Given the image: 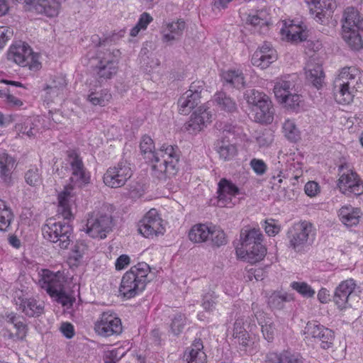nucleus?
Here are the masks:
<instances>
[{
  "label": "nucleus",
  "instance_id": "1",
  "mask_svg": "<svg viewBox=\"0 0 363 363\" xmlns=\"http://www.w3.org/2000/svg\"><path fill=\"white\" fill-rule=\"evenodd\" d=\"M140 148L144 159L150 164L152 175L160 180H166L177 172L179 153L177 148L163 145L155 150L152 139L143 137Z\"/></svg>",
  "mask_w": 363,
  "mask_h": 363
},
{
  "label": "nucleus",
  "instance_id": "2",
  "mask_svg": "<svg viewBox=\"0 0 363 363\" xmlns=\"http://www.w3.org/2000/svg\"><path fill=\"white\" fill-rule=\"evenodd\" d=\"M360 71L355 67L342 68L334 81L335 98L338 104H349L360 88Z\"/></svg>",
  "mask_w": 363,
  "mask_h": 363
},
{
  "label": "nucleus",
  "instance_id": "3",
  "mask_svg": "<svg viewBox=\"0 0 363 363\" xmlns=\"http://www.w3.org/2000/svg\"><path fill=\"white\" fill-rule=\"evenodd\" d=\"M150 272V267L145 262H139L131 267L122 277L119 287L120 294L129 299L143 291Z\"/></svg>",
  "mask_w": 363,
  "mask_h": 363
},
{
  "label": "nucleus",
  "instance_id": "4",
  "mask_svg": "<svg viewBox=\"0 0 363 363\" xmlns=\"http://www.w3.org/2000/svg\"><path fill=\"white\" fill-rule=\"evenodd\" d=\"M245 99L250 106L255 121L269 124L274 120V109L267 95L255 89L247 90Z\"/></svg>",
  "mask_w": 363,
  "mask_h": 363
},
{
  "label": "nucleus",
  "instance_id": "5",
  "mask_svg": "<svg viewBox=\"0 0 363 363\" xmlns=\"http://www.w3.org/2000/svg\"><path fill=\"white\" fill-rule=\"evenodd\" d=\"M42 235L57 247L67 250L72 242L73 228L68 223L49 218L42 227Z\"/></svg>",
  "mask_w": 363,
  "mask_h": 363
},
{
  "label": "nucleus",
  "instance_id": "6",
  "mask_svg": "<svg viewBox=\"0 0 363 363\" xmlns=\"http://www.w3.org/2000/svg\"><path fill=\"white\" fill-rule=\"evenodd\" d=\"M315 237V228L311 223H296L288 232L289 246L296 252H303L313 243Z\"/></svg>",
  "mask_w": 363,
  "mask_h": 363
},
{
  "label": "nucleus",
  "instance_id": "7",
  "mask_svg": "<svg viewBox=\"0 0 363 363\" xmlns=\"http://www.w3.org/2000/svg\"><path fill=\"white\" fill-rule=\"evenodd\" d=\"M7 55L9 61L31 71L36 72L41 68L38 54L35 53L26 43L19 41L12 44Z\"/></svg>",
  "mask_w": 363,
  "mask_h": 363
},
{
  "label": "nucleus",
  "instance_id": "8",
  "mask_svg": "<svg viewBox=\"0 0 363 363\" xmlns=\"http://www.w3.org/2000/svg\"><path fill=\"white\" fill-rule=\"evenodd\" d=\"M111 227L112 218L109 214L93 211L87 214L82 230L92 238L104 239Z\"/></svg>",
  "mask_w": 363,
  "mask_h": 363
},
{
  "label": "nucleus",
  "instance_id": "9",
  "mask_svg": "<svg viewBox=\"0 0 363 363\" xmlns=\"http://www.w3.org/2000/svg\"><path fill=\"white\" fill-rule=\"evenodd\" d=\"M66 282L64 272H52L49 269H43L40 273L39 284L52 297L62 302L66 297L65 284Z\"/></svg>",
  "mask_w": 363,
  "mask_h": 363
},
{
  "label": "nucleus",
  "instance_id": "10",
  "mask_svg": "<svg viewBox=\"0 0 363 363\" xmlns=\"http://www.w3.org/2000/svg\"><path fill=\"white\" fill-rule=\"evenodd\" d=\"M94 330L103 337L119 335L123 330L121 320L111 310L103 311L94 323Z\"/></svg>",
  "mask_w": 363,
  "mask_h": 363
},
{
  "label": "nucleus",
  "instance_id": "11",
  "mask_svg": "<svg viewBox=\"0 0 363 363\" xmlns=\"http://www.w3.org/2000/svg\"><path fill=\"white\" fill-rule=\"evenodd\" d=\"M240 16L244 23L253 27H266L269 24V13L265 6L255 1L240 9Z\"/></svg>",
  "mask_w": 363,
  "mask_h": 363
},
{
  "label": "nucleus",
  "instance_id": "12",
  "mask_svg": "<svg viewBox=\"0 0 363 363\" xmlns=\"http://www.w3.org/2000/svg\"><path fill=\"white\" fill-rule=\"evenodd\" d=\"M120 57L118 50L100 51L97 55L96 64V74L100 79H107L116 74Z\"/></svg>",
  "mask_w": 363,
  "mask_h": 363
},
{
  "label": "nucleus",
  "instance_id": "13",
  "mask_svg": "<svg viewBox=\"0 0 363 363\" xmlns=\"http://www.w3.org/2000/svg\"><path fill=\"white\" fill-rule=\"evenodd\" d=\"M203 89V82L196 81L191 83L189 89L178 99V111L180 114H189L200 103Z\"/></svg>",
  "mask_w": 363,
  "mask_h": 363
},
{
  "label": "nucleus",
  "instance_id": "14",
  "mask_svg": "<svg viewBox=\"0 0 363 363\" xmlns=\"http://www.w3.org/2000/svg\"><path fill=\"white\" fill-rule=\"evenodd\" d=\"M132 175L130 164L127 162H120L110 167L104 175V184L111 188L123 186Z\"/></svg>",
  "mask_w": 363,
  "mask_h": 363
},
{
  "label": "nucleus",
  "instance_id": "15",
  "mask_svg": "<svg viewBox=\"0 0 363 363\" xmlns=\"http://www.w3.org/2000/svg\"><path fill=\"white\" fill-rule=\"evenodd\" d=\"M13 301L17 310L28 317L40 316L44 311V304L42 302L33 298H27L21 290L14 292Z\"/></svg>",
  "mask_w": 363,
  "mask_h": 363
},
{
  "label": "nucleus",
  "instance_id": "16",
  "mask_svg": "<svg viewBox=\"0 0 363 363\" xmlns=\"http://www.w3.org/2000/svg\"><path fill=\"white\" fill-rule=\"evenodd\" d=\"M304 332L307 337H311L319 341L323 349H329L333 345L334 332L316 321L308 322L305 327Z\"/></svg>",
  "mask_w": 363,
  "mask_h": 363
},
{
  "label": "nucleus",
  "instance_id": "17",
  "mask_svg": "<svg viewBox=\"0 0 363 363\" xmlns=\"http://www.w3.org/2000/svg\"><path fill=\"white\" fill-rule=\"evenodd\" d=\"M337 187L345 194H351L359 196L363 194V182L358 174L351 169H347L340 175Z\"/></svg>",
  "mask_w": 363,
  "mask_h": 363
},
{
  "label": "nucleus",
  "instance_id": "18",
  "mask_svg": "<svg viewBox=\"0 0 363 363\" xmlns=\"http://www.w3.org/2000/svg\"><path fill=\"white\" fill-rule=\"evenodd\" d=\"M162 219L156 209L150 210L140 221L138 231L145 238H150L162 233Z\"/></svg>",
  "mask_w": 363,
  "mask_h": 363
},
{
  "label": "nucleus",
  "instance_id": "19",
  "mask_svg": "<svg viewBox=\"0 0 363 363\" xmlns=\"http://www.w3.org/2000/svg\"><path fill=\"white\" fill-rule=\"evenodd\" d=\"M280 28L281 38L291 43L303 41L307 38L306 26L300 21L294 20L282 21Z\"/></svg>",
  "mask_w": 363,
  "mask_h": 363
},
{
  "label": "nucleus",
  "instance_id": "20",
  "mask_svg": "<svg viewBox=\"0 0 363 363\" xmlns=\"http://www.w3.org/2000/svg\"><path fill=\"white\" fill-rule=\"evenodd\" d=\"M356 284L352 279L342 281L335 289L334 302L340 310L352 306L351 300L354 298Z\"/></svg>",
  "mask_w": 363,
  "mask_h": 363
},
{
  "label": "nucleus",
  "instance_id": "21",
  "mask_svg": "<svg viewBox=\"0 0 363 363\" xmlns=\"http://www.w3.org/2000/svg\"><path fill=\"white\" fill-rule=\"evenodd\" d=\"M212 121V113L206 106H199L191 114L186 123V129L190 133H197L207 127Z\"/></svg>",
  "mask_w": 363,
  "mask_h": 363
},
{
  "label": "nucleus",
  "instance_id": "22",
  "mask_svg": "<svg viewBox=\"0 0 363 363\" xmlns=\"http://www.w3.org/2000/svg\"><path fill=\"white\" fill-rule=\"evenodd\" d=\"M240 192L239 188L231 181L223 178L218 184V205L220 207H232L233 199Z\"/></svg>",
  "mask_w": 363,
  "mask_h": 363
},
{
  "label": "nucleus",
  "instance_id": "23",
  "mask_svg": "<svg viewBox=\"0 0 363 363\" xmlns=\"http://www.w3.org/2000/svg\"><path fill=\"white\" fill-rule=\"evenodd\" d=\"M277 60V51L269 43H264L252 56V64L260 69L267 68Z\"/></svg>",
  "mask_w": 363,
  "mask_h": 363
},
{
  "label": "nucleus",
  "instance_id": "24",
  "mask_svg": "<svg viewBox=\"0 0 363 363\" xmlns=\"http://www.w3.org/2000/svg\"><path fill=\"white\" fill-rule=\"evenodd\" d=\"M340 221L347 228L357 226L363 216L360 208L354 207L350 204L342 206L337 211Z\"/></svg>",
  "mask_w": 363,
  "mask_h": 363
},
{
  "label": "nucleus",
  "instance_id": "25",
  "mask_svg": "<svg viewBox=\"0 0 363 363\" xmlns=\"http://www.w3.org/2000/svg\"><path fill=\"white\" fill-rule=\"evenodd\" d=\"M27 4L32 6L33 10L40 14L48 17H55L59 14L61 7L60 0H25Z\"/></svg>",
  "mask_w": 363,
  "mask_h": 363
},
{
  "label": "nucleus",
  "instance_id": "26",
  "mask_svg": "<svg viewBox=\"0 0 363 363\" xmlns=\"http://www.w3.org/2000/svg\"><path fill=\"white\" fill-rule=\"evenodd\" d=\"M257 305L252 303V308L255 311V317L256 318L258 324L261 327V331L264 338L268 342H272L277 333V329L272 318L267 315L265 313L262 311H256Z\"/></svg>",
  "mask_w": 363,
  "mask_h": 363
},
{
  "label": "nucleus",
  "instance_id": "27",
  "mask_svg": "<svg viewBox=\"0 0 363 363\" xmlns=\"http://www.w3.org/2000/svg\"><path fill=\"white\" fill-rule=\"evenodd\" d=\"M185 26V22L182 19L165 23L162 30V41L172 43L179 40L183 34Z\"/></svg>",
  "mask_w": 363,
  "mask_h": 363
},
{
  "label": "nucleus",
  "instance_id": "28",
  "mask_svg": "<svg viewBox=\"0 0 363 363\" xmlns=\"http://www.w3.org/2000/svg\"><path fill=\"white\" fill-rule=\"evenodd\" d=\"M184 359L186 363H207V357L201 339H195L186 349Z\"/></svg>",
  "mask_w": 363,
  "mask_h": 363
},
{
  "label": "nucleus",
  "instance_id": "29",
  "mask_svg": "<svg viewBox=\"0 0 363 363\" xmlns=\"http://www.w3.org/2000/svg\"><path fill=\"white\" fill-rule=\"evenodd\" d=\"M250 249H236V255L238 258L250 263H255L262 260L265 254L266 249L261 242L253 245Z\"/></svg>",
  "mask_w": 363,
  "mask_h": 363
},
{
  "label": "nucleus",
  "instance_id": "30",
  "mask_svg": "<svg viewBox=\"0 0 363 363\" xmlns=\"http://www.w3.org/2000/svg\"><path fill=\"white\" fill-rule=\"evenodd\" d=\"M16 167L15 160L6 152L0 155V179L7 185L12 184V173Z\"/></svg>",
  "mask_w": 363,
  "mask_h": 363
},
{
  "label": "nucleus",
  "instance_id": "31",
  "mask_svg": "<svg viewBox=\"0 0 363 363\" xmlns=\"http://www.w3.org/2000/svg\"><path fill=\"white\" fill-rule=\"evenodd\" d=\"M362 26V19L359 11L354 7L347 8L342 20V31L350 29H359Z\"/></svg>",
  "mask_w": 363,
  "mask_h": 363
},
{
  "label": "nucleus",
  "instance_id": "32",
  "mask_svg": "<svg viewBox=\"0 0 363 363\" xmlns=\"http://www.w3.org/2000/svg\"><path fill=\"white\" fill-rule=\"evenodd\" d=\"M306 79L310 81L315 87L319 88L324 79V74L320 64L314 60H310L305 67Z\"/></svg>",
  "mask_w": 363,
  "mask_h": 363
},
{
  "label": "nucleus",
  "instance_id": "33",
  "mask_svg": "<svg viewBox=\"0 0 363 363\" xmlns=\"http://www.w3.org/2000/svg\"><path fill=\"white\" fill-rule=\"evenodd\" d=\"M267 363H306L298 353L284 351L281 353L269 352L267 355Z\"/></svg>",
  "mask_w": 363,
  "mask_h": 363
},
{
  "label": "nucleus",
  "instance_id": "34",
  "mask_svg": "<svg viewBox=\"0 0 363 363\" xmlns=\"http://www.w3.org/2000/svg\"><path fill=\"white\" fill-rule=\"evenodd\" d=\"M255 328H256L255 324H249L245 328L244 319L242 318H238L234 323L233 336L234 338L239 340L240 344L247 346L249 341V334L247 330L248 329L250 331H252Z\"/></svg>",
  "mask_w": 363,
  "mask_h": 363
},
{
  "label": "nucleus",
  "instance_id": "35",
  "mask_svg": "<svg viewBox=\"0 0 363 363\" xmlns=\"http://www.w3.org/2000/svg\"><path fill=\"white\" fill-rule=\"evenodd\" d=\"M72 198V196L70 192L67 190L63 191L58 195L57 213L66 220H69L73 218L71 210Z\"/></svg>",
  "mask_w": 363,
  "mask_h": 363
},
{
  "label": "nucleus",
  "instance_id": "36",
  "mask_svg": "<svg viewBox=\"0 0 363 363\" xmlns=\"http://www.w3.org/2000/svg\"><path fill=\"white\" fill-rule=\"evenodd\" d=\"M211 227L206 224H196L189 232V240L194 243H201L210 238Z\"/></svg>",
  "mask_w": 363,
  "mask_h": 363
},
{
  "label": "nucleus",
  "instance_id": "37",
  "mask_svg": "<svg viewBox=\"0 0 363 363\" xmlns=\"http://www.w3.org/2000/svg\"><path fill=\"white\" fill-rule=\"evenodd\" d=\"M111 97L107 89H91L87 96V101L94 106H105L110 102Z\"/></svg>",
  "mask_w": 363,
  "mask_h": 363
},
{
  "label": "nucleus",
  "instance_id": "38",
  "mask_svg": "<svg viewBox=\"0 0 363 363\" xmlns=\"http://www.w3.org/2000/svg\"><path fill=\"white\" fill-rule=\"evenodd\" d=\"M305 2L308 4L310 11L315 13V18L319 21L324 17L325 10L330 11L334 8L333 0H324L323 2L318 0H305Z\"/></svg>",
  "mask_w": 363,
  "mask_h": 363
},
{
  "label": "nucleus",
  "instance_id": "39",
  "mask_svg": "<svg viewBox=\"0 0 363 363\" xmlns=\"http://www.w3.org/2000/svg\"><path fill=\"white\" fill-rule=\"evenodd\" d=\"M262 235L259 230L252 228L241 233V246L237 249H250L253 245L261 242Z\"/></svg>",
  "mask_w": 363,
  "mask_h": 363
},
{
  "label": "nucleus",
  "instance_id": "40",
  "mask_svg": "<svg viewBox=\"0 0 363 363\" xmlns=\"http://www.w3.org/2000/svg\"><path fill=\"white\" fill-rule=\"evenodd\" d=\"M221 77L225 82L237 89L243 88L245 85L243 74L238 69L223 71L221 74Z\"/></svg>",
  "mask_w": 363,
  "mask_h": 363
},
{
  "label": "nucleus",
  "instance_id": "41",
  "mask_svg": "<svg viewBox=\"0 0 363 363\" xmlns=\"http://www.w3.org/2000/svg\"><path fill=\"white\" fill-rule=\"evenodd\" d=\"M281 130L284 136L290 142L296 143L301 139V131L294 119H285Z\"/></svg>",
  "mask_w": 363,
  "mask_h": 363
},
{
  "label": "nucleus",
  "instance_id": "42",
  "mask_svg": "<svg viewBox=\"0 0 363 363\" xmlns=\"http://www.w3.org/2000/svg\"><path fill=\"white\" fill-rule=\"evenodd\" d=\"M342 37L345 43L353 50H359L363 47V41L359 33V29L342 31Z\"/></svg>",
  "mask_w": 363,
  "mask_h": 363
},
{
  "label": "nucleus",
  "instance_id": "43",
  "mask_svg": "<svg viewBox=\"0 0 363 363\" xmlns=\"http://www.w3.org/2000/svg\"><path fill=\"white\" fill-rule=\"evenodd\" d=\"M293 300L291 294L286 292L274 291L268 298V304L273 309H281L285 302Z\"/></svg>",
  "mask_w": 363,
  "mask_h": 363
},
{
  "label": "nucleus",
  "instance_id": "44",
  "mask_svg": "<svg viewBox=\"0 0 363 363\" xmlns=\"http://www.w3.org/2000/svg\"><path fill=\"white\" fill-rule=\"evenodd\" d=\"M66 84V80L64 77L56 76L47 85L45 89L46 94L50 96L51 100H53L55 96H57L61 94Z\"/></svg>",
  "mask_w": 363,
  "mask_h": 363
},
{
  "label": "nucleus",
  "instance_id": "45",
  "mask_svg": "<svg viewBox=\"0 0 363 363\" xmlns=\"http://www.w3.org/2000/svg\"><path fill=\"white\" fill-rule=\"evenodd\" d=\"M214 101L220 109L225 111L232 112L236 109L235 102L223 92L216 93Z\"/></svg>",
  "mask_w": 363,
  "mask_h": 363
},
{
  "label": "nucleus",
  "instance_id": "46",
  "mask_svg": "<svg viewBox=\"0 0 363 363\" xmlns=\"http://www.w3.org/2000/svg\"><path fill=\"white\" fill-rule=\"evenodd\" d=\"M279 104L286 109L298 111L303 106V100L301 95L291 93Z\"/></svg>",
  "mask_w": 363,
  "mask_h": 363
},
{
  "label": "nucleus",
  "instance_id": "47",
  "mask_svg": "<svg viewBox=\"0 0 363 363\" xmlns=\"http://www.w3.org/2000/svg\"><path fill=\"white\" fill-rule=\"evenodd\" d=\"M217 152L221 159L230 160L235 156L237 149L234 145L222 141L217 145Z\"/></svg>",
  "mask_w": 363,
  "mask_h": 363
},
{
  "label": "nucleus",
  "instance_id": "48",
  "mask_svg": "<svg viewBox=\"0 0 363 363\" xmlns=\"http://www.w3.org/2000/svg\"><path fill=\"white\" fill-rule=\"evenodd\" d=\"M13 214L5 202L0 200V230L6 231L11 224Z\"/></svg>",
  "mask_w": 363,
  "mask_h": 363
},
{
  "label": "nucleus",
  "instance_id": "49",
  "mask_svg": "<svg viewBox=\"0 0 363 363\" xmlns=\"http://www.w3.org/2000/svg\"><path fill=\"white\" fill-rule=\"evenodd\" d=\"M67 162L70 166L72 173L86 169L82 159L79 155L74 150L68 152Z\"/></svg>",
  "mask_w": 363,
  "mask_h": 363
},
{
  "label": "nucleus",
  "instance_id": "50",
  "mask_svg": "<svg viewBox=\"0 0 363 363\" xmlns=\"http://www.w3.org/2000/svg\"><path fill=\"white\" fill-rule=\"evenodd\" d=\"M291 287L305 298H311L315 294L314 289L304 281H293L290 284Z\"/></svg>",
  "mask_w": 363,
  "mask_h": 363
},
{
  "label": "nucleus",
  "instance_id": "51",
  "mask_svg": "<svg viewBox=\"0 0 363 363\" xmlns=\"http://www.w3.org/2000/svg\"><path fill=\"white\" fill-rule=\"evenodd\" d=\"M26 182L31 186H38L42 184V176L39 169L31 167L25 173Z\"/></svg>",
  "mask_w": 363,
  "mask_h": 363
},
{
  "label": "nucleus",
  "instance_id": "52",
  "mask_svg": "<svg viewBox=\"0 0 363 363\" xmlns=\"http://www.w3.org/2000/svg\"><path fill=\"white\" fill-rule=\"evenodd\" d=\"M186 324V318L184 314L177 313L172 319L170 330L174 335H179Z\"/></svg>",
  "mask_w": 363,
  "mask_h": 363
},
{
  "label": "nucleus",
  "instance_id": "53",
  "mask_svg": "<svg viewBox=\"0 0 363 363\" xmlns=\"http://www.w3.org/2000/svg\"><path fill=\"white\" fill-rule=\"evenodd\" d=\"M290 78V76H285L276 80L274 86V94H278L279 96H281V95L279 94L280 89L292 90L295 86V84Z\"/></svg>",
  "mask_w": 363,
  "mask_h": 363
},
{
  "label": "nucleus",
  "instance_id": "54",
  "mask_svg": "<svg viewBox=\"0 0 363 363\" xmlns=\"http://www.w3.org/2000/svg\"><path fill=\"white\" fill-rule=\"evenodd\" d=\"M71 182L75 186L83 187L90 182L89 173L86 169L72 173Z\"/></svg>",
  "mask_w": 363,
  "mask_h": 363
},
{
  "label": "nucleus",
  "instance_id": "55",
  "mask_svg": "<svg viewBox=\"0 0 363 363\" xmlns=\"http://www.w3.org/2000/svg\"><path fill=\"white\" fill-rule=\"evenodd\" d=\"M86 250V245L84 242H77L70 252L69 259L73 260L74 264L79 263L82 260Z\"/></svg>",
  "mask_w": 363,
  "mask_h": 363
},
{
  "label": "nucleus",
  "instance_id": "56",
  "mask_svg": "<svg viewBox=\"0 0 363 363\" xmlns=\"http://www.w3.org/2000/svg\"><path fill=\"white\" fill-rule=\"evenodd\" d=\"M211 227L210 237L214 245L220 246L226 243V238L225 233L220 228L216 226Z\"/></svg>",
  "mask_w": 363,
  "mask_h": 363
},
{
  "label": "nucleus",
  "instance_id": "57",
  "mask_svg": "<svg viewBox=\"0 0 363 363\" xmlns=\"http://www.w3.org/2000/svg\"><path fill=\"white\" fill-rule=\"evenodd\" d=\"M16 128L19 132L28 137L35 135L37 132L35 130V125L31 118L26 119L23 124H18Z\"/></svg>",
  "mask_w": 363,
  "mask_h": 363
},
{
  "label": "nucleus",
  "instance_id": "58",
  "mask_svg": "<svg viewBox=\"0 0 363 363\" xmlns=\"http://www.w3.org/2000/svg\"><path fill=\"white\" fill-rule=\"evenodd\" d=\"M16 332L15 334L8 332V337L10 339L17 338L23 340L27 333V325L21 320H18L14 325Z\"/></svg>",
  "mask_w": 363,
  "mask_h": 363
},
{
  "label": "nucleus",
  "instance_id": "59",
  "mask_svg": "<svg viewBox=\"0 0 363 363\" xmlns=\"http://www.w3.org/2000/svg\"><path fill=\"white\" fill-rule=\"evenodd\" d=\"M216 296L213 291H208L203 296L202 307L207 311H213L216 306Z\"/></svg>",
  "mask_w": 363,
  "mask_h": 363
},
{
  "label": "nucleus",
  "instance_id": "60",
  "mask_svg": "<svg viewBox=\"0 0 363 363\" xmlns=\"http://www.w3.org/2000/svg\"><path fill=\"white\" fill-rule=\"evenodd\" d=\"M250 164L257 175H263L267 172V166L262 160L254 158L251 160Z\"/></svg>",
  "mask_w": 363,
  "mask_h": 363
},
{
  "label": "nucleus",
  "instance_id": "61",
  "mask_svg": "<svg viewBox=\"0 0 363 363\" xmlns=\"http://www.w3.org/2000/svg\"><path fill=\"white\" fill-rule=\"evenodd\" d=\"M264 227L266 233L269 236H274L280 231V226L273 219L266 220Z\"/></svg>",
  "mask_w": 363,
  "mask_h": 363
},
{
  "label": "nucleus",
  "instance_id": "62",
  "mask_svg": "<svg viewBox=\"0 0 363 363\" xmlns=\"http://www.w3.org/2000/svg\"><path fill=\"white\" fill-rule=\"evenodd\" d=\"M304 191L307 196L310 197H315L320 193V186L317 182L310 181L305 184Z\"/></svg>",
  "mask_w": 363,
  "mask_h": 363
},
{
  "label": "nucleus",
  "instance_id": "63",
  "mask_svg": "<svg viewBox=\"0 0 363 363\" xmlns=\"http://www.w3.org/2000/svg\"><path fill=\"white\" fill-rule=\"evenodd\" d=\"M130 264V257L127 255H120L116 260L115 268L116 270H122Z\"/></svg>",
  "mask_w": 363,
  "mask_h": 363
},
{
  "label": "nucleus",
  "instance_id": "64",
  "mask_svg": "<svg viewBox=\"0 0 363 363\" xmlns=\"http://www.w3.org/2000/svg\"><path fill=\"white\" fill-rule=\"evenodd\" d=\"M60 332L67 338H72L74 335V328L72 324L68 322L62 323L60 328Z\"/></svg>",
  "mask_w": 363,
  "mask_h": 363
}]
</instances>
